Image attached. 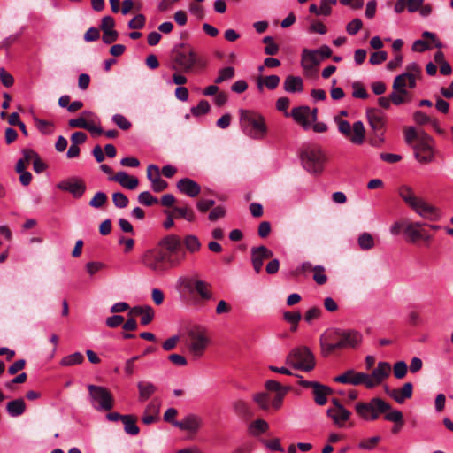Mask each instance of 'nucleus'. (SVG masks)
<instances>
[{
    "label": "nucleus",
    "mask_w": 453,
    "mask_h": 453,
    "mask_svg": "<svg viewBox=\"0 0 453 453\" xmlns=\"http://www.w3.org/2000/svg\"><path fill=\"white\" fill-rule=\"evenodd\" d=\"M355 411L361 418L366 421L378 419L381 413H386L384 418L388 421L395 423L403 420L402 411L392 410L391 405L380 397H373L369 403H357Z\"/></svg>",
    "instance_id": "obj_1"
},
{
    "label": "nucleus",
    "mask_w": 453,
    "mask_h": 453,
    "mask_svg": "<svg viewBox=\"0 0 453 453\" xmlns=\"http://www.w3.org/2000/svg\"><path fill=\"white\" fill-rule=\"evenodd\" d=\"M404 140L412 147L416 159L420 163H429L434 159V139L425 131L418 132L413 127L404 128Z\"/></svg>",
    "instance_id": "obj_2"
},
{
    "label": "nucleus",
    "mask_w": 453,
    "mask_h": 453,
    "mask_svg": "<svg viewBox=\"0 0 453 453\" xmlns=\"http://www.w3.org/2000/svg\"><path fill=\"white\" fill-rule=\"evenodd\" d=\"M173 70L180 68L184 73H190L195 69L203 70L207 66L205 58L187 43H180L173 49Z\"/></svg>",
    "instance_id": "obj_3"
},
{
    "label": "nucleus",
    "mask_w": 453,
    "mask_h": 453,
    "mask_svg": "<svg viewBox=\"0 0 453 453\" xmlns=\"http://www.w3.org/2000/svg\"><path fill=\"white\" fill-rule=\"evenodd\" d=\"M302 165L309 173L320 175L327 162V157L322 147L318 144H306L300 151Z\"/></svg>",
    "instance_id": "obj_4"
},
{
    "label": "nucleus",
    "mask_w": 453,
    "mask_h": 453,
    "mask_svg": "<svg viewBox=\"0 0 453 453\" xmlns=\"http://www.w3.org/2000/svg\"><path fill=\"white\" fill-rule=\"evenodd\" d=\"M186 258V253L182 252L179 257H173L162 250H150L144 253L142 261L145 266L154 272H163L166 269V264L171 267L179 265Z\"/></svg>",
    "instance_id": "obj_5"
},
{
    "label": "nucleus",
    "mask_w": 453,
    "mask_h": 453,
    "mask_svg": "<svg viewBox=\"0 0 453 453\" xmlns=\"http://www.w3.org/2000/svg\"><path fill=\"white\" fill-rule=\"evenodd\" d=\"M240 122L243 133L252 139H263L267 133L265 118L257 112L241 110Z\"/></svg>",
    "instance_id": "obj_6"
},
{
    "label": "nucleus",
    "mask_w": 453,
    "mask_h": 453,
    "mask_svg": "<svg viewBox=\"0 0 453 453\" xmlns=\"http://www.w3.org/2000/svg\"><path fill=\"white\" fill-rule=\"evenodd\" d=\"M286 364L296 370L311 372L314 369L316 362L311 350L306 346L293 349L286 357Z\"/></svg>",
    "instance_id": "obj_7"
},
{
    "label": "nucleus",
    "mask_w": 453,
    "mask_h": 453,
    "mask_svg": "<svg viewBox=\"0 0 453 453\" xmlns=\"http://www.w3.org/2000/svg\"><path fill=\"white\" fill-rule=\"evenodd\" d=\"M426 224L419 221H411L408 219H402L395 221L390 227V233L393 235H398L403 232L406 241L415 243L420 240L422 227Z\"/></svg>",
    "instance_id": "obj_8"
},
{
    "label": "nucleus",
    "mask_w": 453,
    "mask_h": 453,
    "mask_svg": "<svg viewBox=\"0 0 453 453\" xmlns=\"http://www.w3.org/2000/svg\"><path fill=\"white\" fill-rule=\"evenodd\" d=\"M92 406L97 411H110L114 406V398L111 391L102 386H88Z\"/></svg>",
    "instance_id": "obj_9"
},
{
    "label": "nucleus",
    "mask_w": 453,
    "mask_h": 453,
    "mask_svg": "<svg viewBox=\"0 0 453 453\" xmlns=\"http://www.w3.org/2000/svg\"><path fill=\"white\" fill-rule=\"evenodd\" d=\"M339 132L352 143L360 145L365 141V129L362 121L354 122L353 126L339 117L334 118Z\"/></svg>",
    "instance_id": "obj_10"
},
{
    "label": "nucleus",
    "mask_w": 453,
    "mask_h": 453,
    "mask_svg": "<svg viewBox=\"0 0 453 453\" xmlns=\"http://www.w3.org/2000/svg\"><path fill=\"white\" fill-rule=\"evenodd\" d=\"M408 207L418 217L427 221H439L441 218V211L429 200H405Z\"/></svg>",
    "instance_id": "obj_11"
},
{
    "label": "nucleus",
    "mask_w": 453,
    "mask_h": 453,
    "mask_svg": "<svg viewBox=\"0 0 453 453\" xmlns=\"http://www.w3.org/2000/svg\"><path fill=\"white\" fill-rule=\"evenodd\" d=\"M162 206L165 207L163 212L170 215L175 219H186L193 222L196 219L194 210L188 204H180L178 200H160Z\"/></svg>",
    "instance_id": "obj_12"
},
{
    "label": "nucleus",
    "mask_w": 453,
    "mask_h": 453,
    "mask_svg": "<svg viewBox=\"0 0 453 453\" xmlns=\"http://www.w3.org/2000/svg\"><path fill=\"white\" fill-rule=\"evenodd\" d=\"M189 340L188 349L190 353L200 357L205 351L209 343V339L205 334V330L200 326H193L188 331Z\"/></svg>",
    "instance_id": "obj_13"
},
{
    "label": "nucleus",
    "mask_w": 453,
    "mask_h": 453,
    "mask_svg": "<svg viewBox=\"0 0 453 453\" xmlns=\"http://www.w3.org/2000/svg\"><path fill=\"white\" fill-rule=\"evenodd\" d=\"M181 285L190 294L196 293L203 302L212 298L211 286L206 281L195 278H186L182 280Z\"/></svg>",
    "instance_id": "obj_14"
},
{
    "label": "nucleus",
    "mask_w": 453,
    "mask_h": 453,
    "mask_svg": "<svg viewBox=\"0 0 453 453\" xmlns=\"http://www.w3.org/2000/svg\"><path fill=\"white\" fill-rule=\"evenodd\" d=\"M196 208L201 213L208 212V219L211 222L224 219L227 213L226 206L216 204L215 200H197Z\"/></svg>",
    "instance_id": "obj_15"
},
{
    "label": "nucleus",
    "mask_w": 453,
    "mask_h": 453,
    "mask_svg": "<svg viewBox=\"0 0 453 453\" xmlns=\"http://www.w3.org/2000/svg\"><path fill=\"white\" fill-rule=\"evenodd\" d=\"M335 382L351 384L354 386L365 385L367 388H372L370 375L365 372H358L353 369L347 370L344 373L334 379Z\"/></svg>",
    "instance_id": "obj_16"
},
{
    "label": "nucleus",
    "mask_w": 453,
    "mask_h": 453,
    "mask_svg": "<svg viewBox=\"0 0 453 453\" xmlns=\"http://www.w3.org/2000/svg\"><path fill=\"white\" fill-rule=\"evenodd\" d=\"M298 384L303 388H311L314 401L318 405H325L327 402V395L332 394V389L317 381L301 380Z\"/></svg>",
    "instance_id": "obj_17"
},
{
    "label": "nucleus",
    "mask_w": 453,
    "mask_h": 453,
    "mask_svg": "<svg viewBox=\"0 0 453 453\" xmlns=\"http://www.w3.org/2000/svg\"><path fill=\"white\" fill-rule=\"evenodd\" d=\"M421 69L416 63H411L406 66V72L403 74L396 76L393 82V88L395 91H401L403 94H409L405 89L406 76L419 77Z\"/></svg>",
    "instance_id": "obj_18"
},
{
    "label": "nucleus",
    "mask_w": 453,
    "mask_h": 453,
    "mask_svg": "<svg viewBox=\"0 0 453 453\" xmlns=\"http://www.w3.org/2000/svg\"><path fill=\"white\" fill-rule=\"evenodd\" d=\"M58 188L61 190L69 192L74 197H81L86 190L85 182L79 178H69L58 184Z\"/></svg>",
    "instance_id": "obj_19"
},
{
    "label": "nucleus",
    "mask_w": 453,
    "mask_h": 453,
    "mask_svg": "<svg viewBox=\"0 0 453 453\" xmlns=\"http://www.w3.org/2000/svg\"><path fill=\"white\" fill-rule=\"evenodd\" d=\"M160 246L166 250L165 252L168 255H173V257H179L182 252L186 253V251L181 249L182 242L177 235L171 234L165 236L161 240Z\"/></svg>",
    "instance_id": "obj_20"
},
{
    "label": "nucleus",
    "mask_w": 453,
    "mask_h": 453,
    "mask_svg": "<svg viewBox=\"0 0 453 453\" xmlns=\"http://www.w3.org/2000/svg\"><path fill=\"white\" fill-rule=\"evenodd\" d=\"M368 122L374 132H378V142H383L384 138V120L377 109L367 111Z\"/></svg>",
    "instance_id": "obj_21"
},
{
    "label": "nucleus",
    "mask_w": 453,
    "mask_h": 453,
    "mask_svg": "<svg viewBox=\"0 0 453 453\" xmlns=\"http://www.w3.org/2000/svg\"><path fill=\"white\" fill-rule=\"evenodd\" d=\"M147 178L150 180L154 191L160 192L166 188L167 182L161 178L159 168L155 165L147 167Z\"/></svg>",
    "instance_id": "obj_22"
},
{
    "label": "nucleus",
    "mask_w": 453,
    "mask_h": 453,
    "mask_svg": "<svg viewBox=\"0 0 453 453\" xmlns=\"http://www.w3.org/2000/svg\"><path fill=\"white\" fill-rule=\"evenodd\" d=\"M161 402L158 398L152 399L146 406L142 421L145 425H150L158 419Z\"/></svg>",
    "instance_id": "obj_23"
},
{
    "label": "nucleus",
    "mask_w": 453,
    "mask_h": 453,
    "mask_svg": "<svg viewBox=\"0 0 453 453\" xmlns=\"http://www.w3.org/2000/svg\"><path fill=\"white\" fill-rule=\"evenodd\" d=\"M180 192L189 197H196L201 193L200 185L189 178H183L177 182Z\"/></svg>",
    "instance_id": "obj_24"
},
{
    "label": "nucleus",
    "mask_w": 453,
    "mask_h": 453,
    "mask_svg": "<svg viewBox=\"0 0 453 453\" xmlns=\"http://www.w3.org/2000/svg\"><path fill=\"white\" fill-rule=\"evenodd\" d=\"M391 372V365L388 362H379L377 367L372 372L370 375V380L372 383V388L382 383L386 380Z\"/></svg>",
    "instance_id": "obj_25"
},
{
    "label": "nucleus",
    "mask_w": 453,
    "mask_h": 453,
    "mask_svg": "<svg viewBox=\"0 0 453 453\" xmlns=\"http://www.w3.org/2000/svg\"><path fill=\"white\" fill-rule=\"evenodd\" d=\"M342 342L340 346L344 348H356L362 342V334L356 330H341Z\"/></svg>",
    "instance_id": "obj_26"
},
{
    "label": "nucleus",
    "mask_w": 453,
    "mask_h": 453,
    "mask_svg": "<svg viewBox=\"0 0 453 453\" xmlns=\"http://www.w3.org/2000/svg\"><path fill=\"white\" fill-rule=\"evenodd\" d=\"M321 58L316 50L303 49L302 51L301 65L304 70H311L320 64Z\"/></svg>",
    "instance_id": "obj_27"
},
{
    "label": "nucleus",
    "mask_w": 453,
    "mask_h": 453,
    "mask_svg": "<svg viewBox=\"0 0 453 453\" xmlns=\"http://www.w3.org/2000/svg\"><path fill=\"white\" fill-rule=\"evenodd\" d=\"M202 424V419L194 414L188 415L183 420L173 422V426L188 432H196Z\"/></svg>",
    "instance_id": "obj_28"
},
{
    "label": "nucleus",
    "mask_w": 453,
    "mask_h": 453,
    "mask_svg": "<svg viewBox=\"0 0 453 453\" xmlns=\"http://www.w3.org/2000/svg\"><path fill=\"white\" fill-rule=\"evenodd\" d=\"M413 385L411 382H406L401 388L392 389L388 391V395L393 398L397 403H403L405 400L412 396Z\"/></svg>",
    "instance_id": "obj_29"
},
{
    "label": "nucleus",
    "mask_w": 453,
    "mask_h": 453,
    "mask_svg": "<svg viewBox=\"0 0 453 453\" xmlns=\"http://www.w3.org/2000/svg\"><path fill=\"white\" fill-rule=\"evenodd\" d=\"M119 183L123 188L134 190L138 187L139 180L136 177L127 174L126 172H118L109 178Z\"/></svg>",
    "instance_id": "obj_30"
},
{
    "label": "nucleus",
    "mask_w": 453,
    "mask_h": 453,
    "mask_svg": "<svg viewBox=\"0 0 453 453\" xmlns=\"http://www.w3.org/2000/svg\"><path fill=\"white\" fill-rule=\"evenodd\" d=\"M291 116L293 119L300 124L304 129L311 127L310 117V107L309 106H299L292 109Z\"/></svg>",
    "instance_id": "obj_31"
},
{
    "label": "nucleus",
    "mask_w": 453,
    "mask_h": 453,
    "mask_svg": "<svg viewBox=\"0 0 453 453\" xmlns=\"http://www.w3.org/2000/svg\"><path fill=\"white\" fill-rule=\"evenodd\" d=\"M137 388L139 391V401L145 402L150 396H152L157 390V386L150 381H140L137 383Z\"/></svg>",
    "instance_id": "obj_32"
},
{
    "label": "nucleus",
    "mask_w": 453,
    "mask_h": 453,
    "mask_svg": "<svg viewBox=\"0 0 453 453\" xmlns=\"http://www.w3.org/2000/svg\"><path fill=\"white\" fill-rule=\"evenodd\" d=\"M327 416L330 417L334 425L342 427L343 426L344 422L348 421L351 416V412L348 411L346 408L337 410H327Z\"/></svg>",
    "instance_id": "obj_33"
},
{
    "label": "nucleus",
    "mask_w": 453,
    "mask_h": 453,
    "mask_svg": "<svg viewBox=\"0 0 453 453\" xmlns=\"http://www.w3.org/2000/svg\"><path fill=\"white\" fill-rule=\"evenodd\" d=\"M6 411L12 417H19L26 411V403L22 398L10 401L6 404Z\"/></svg>",
    "instance_id": "obj_34"
},
{
    "label": "nucleus",
    "mask_w": 453,
    "mask_h": 453,
    "mask_svg": "<svg viewBox=\"0 0 453 453\" xmlns=\"http://www.w3.org/2000/svg\"><path fill=\"white\" fill-rule=\"evenodd\" d=\"M284 89L290 93L302 91L303 89L302 78L298 76L288 75L284 81Z\"/></svg>",
    "instance_id": "obj_35"
},
{
    "label": "nucleus",
    "mask_w": 453,
    "mask_h": 453,
    "mask_svg": "<svg viewBox=\"0 0 453 453\" xmlns=\"http://www.w3.org/2000/svg\"><path fill=\"white\" fill-rule=\"evenodd\" d=\"M233 409L238 416L243 418L250 419L254 416L250 405L243 400H236L234 402Z\"/></svg>",
    "instance_id": "obj_36"
},
{
    "label": "nucleus",
    "mask_w": 453,
    "mask_h": 453,
    "mask_svg": "<svg viewBox=\"0 0 453 453\" xmlns=\"http://www.w3.org/2000/svg\"><path fill=\"white\" fill-rule=\"evenodd\" d=\"M122 422L124 424V430L127 434L136 435L139 434V427L136 425V418L132 415H125Z\"/></svg>",
    "instance_id": "obj_37"
},
{
    "label": "nucleus",
    "mask_w": 453,
    "mask_h": 453,
    "mask_svg": "<svg viewBox=\"0 0 453 453\" xmlns=\"http://www.w3.org/2000/svg\"><path fill=\"white\" fill-rule=\"evenodd\" d=\"M181 242L184 244L187 250L191 253L196 252L201 249V242L199 239L193 234L185 236L183 242Z\"/></svg>",
    "instance_id": "obj_38"
},
{
    "label": "nucleus",
    "mask_w": 453,
    "mask_h": 453,
    "mask_svg": "<svg viewBox=\"0 0 453 453\" xmlns=\"http://www.w3.org/2000/svg\"><path fill=\"white\" fill-rule=\"evenodd\" d=\"M280 79L278 75H269L265 78H260L257 81V86L261 89L265 85L268 89H275L280 84Z\"/></svg>",
    "instance_id": "obj_39"
},
{
    "label": "nucleus",
    "mask_w": 453,
    "mask_h": 453,
    "mask_svg": "<svg viewBox=\"0 0 453 453\" xmlns=\"http://www.w3.org/2000/svg\"><path fill=\"white\" fill-rule=\"evenodd\" d=\"M84 361V357L80 352H75L71 355H68L63 357L60 361V365L62 366H72L75 365H80Z\"/></svg>",
    "instance_id": "obj_40"
},
{
    "label": "nucleus",
    "mask_w": 453,
    "mask_h": 453,
    "mask_svg": "<svg viewBox=\"0 0 453 453\" xmlns=\"http://www.w3.org/2000/svg\"><path fill=\"white\" fill-rule=\"evenodd\" d=\"M235 70L232 66H227L219 71V75L214 80L215 84H221L224 81H229L234 77Z\"/></svg>",
    "instance_id": "obj_41"
},
{
    "label": "nucleus",
    "mask_w": 453,
    "mask_h": 453,
    "mask_svg": "<svg viewBox=\"0 0 453 453\" xmlns=\"http://www.w3.org/2000/svg\"><path fill=\"white\" fill-rule=\"evenodd\" d=\"M254 402L264 411L270 408V395L266 392L257 393L253 395Z\"/></svg>",
    "instance_id": "obj_42"
},
{
    "label": "nucleus",
    "mask_w": 453,
    "mask_h": 453,
    "mask_svg": "<svg viewBox=\"0 0 453 453\" xmlns=\"http://www.w3.org/2000/svg\"><path fill=\"white\" fill-rule=\"evenodd\" d=\"M380 441L381 437L378 435L368 439H364L360 441L358 448L363 450H372L376 448Z\"/></svg>",
    "instance_id": "obj_43"
},
{
    "label": "nucleus",
    "mask_w": 453,
    "mask_h": 453,
    "mask_svg": "<svg viewBox=\"0 0 453 453\" xmlns=\"http://www.w3.org/2000/svg\"><path fill=\"white\" fill-rule=\"evenodd\" d=\"M251 255L257 256L262 261L265 259H270L273 257V253L267 247L261 245L259 247H254L251 249Z\"/></svg>",
    "instance_id": "obj_44"
},
{
    "label": "nucleus",
    "mask_w": 453,
    "mask_h": 453,
    "mask_svg": "<svg viewBox=\"0 0 453 453\" xmlns=\"http://www.w3.org/2000/svg\"><path fill=\"white\" fill-rule=\"evenodd\" d=\"M324 336L330 341L331 342H334V345L339 349H342V346L338 345L340 342H342V337H341V330L340 329H332L325 332Z\"/></svg>",
    "instance_id": "obj_45"
},
{
    "label": "nucleus",
    "mask_w": 453,
    "mask_h": 453,
    "mask_svg": "<svg viewBox=\"0 0 453 453\" xmlns=\"http://www.w3.org/2000/svg\"><path fill=\"white\" fill-rule=\"evenodd\" d=\"M358 245L365 250L372 249L374 246L372 236L368 233H363L358 237Z\"/></svg>",
    "instance_id": "obj_46"
},
{
    "label": "nucleus",
    "mask_w": 453,
    "mask_h": 453,
    "mask_svg": "<svg viewBox=\"0 0 453 453\" xmlns=\"http://www.w3.org/2000/svg\"><path fill=\"white\" fill-rule=\"evenodd\" d=\"M320 347H321V352L324 357L329 356L331 353H333L334 350L337 349V348L334 345V342H331L328 341L324 334L320 336Z\"/></svg>",
    "instance_id": "obj_47"
},
{
    "label": "nucleus",
    "mask_w": 453,
    "mask_h": 453,
    "mask_svg": "<svg viewBox=\"0 0 453 453\" xmlns=\"http://www.w3.org/2000/svg\"><path fill=\"white\" fill-rule=\"evenodd\" d=\"M263 42L266 44L265 48V53L269 56L276 55L279 51V46L273 42V38L271 36H265L263 39Z\"/></svg>",
    "instance_id": "obj_48"
},
{
    "label": "nucleus",
    "mask_w": 453,
    "mask_h": 453,
    "mask_svg": "<svg viewBox=\"0 0 453 453\" xmlns=\"http://www.w3.org/2000/svg\"><path fill=\"white\" fill-rule=\"evenodd\" d=\"M394 375L396 379H403L408 372L407 364L404 361H398L393 366Z\"/></svg>",
    "instance_id": "obj_49"
},
{
    "label": "nucleus",
    "mask_w": 453,
    "mask_h": 453,
    "mask_svg": "<svg viewBox=\"0 0 453 453\" xmlns=\"http://www.w3.org/2000/svg\"><path fill=\"white\" fill-rule=\"evenodd\" d=\"M312 271L314 273L313 280L316 281V283L319 285H323L327 281V277L325 274V268L322 265L314 266Z\"/></svg>",
    "instance_id": "obj_50"
},
{
    "label": "nucleus",
    "mask_w": 453,
    "mask_h": 453,
    "mask_svg": "<svg viewBox=\"0 0 453 453\" xmlns=\"http://www.w3.org/2000/svg\"><path fill=\"white\" fill-rule=\"evenodd\" d=\"M211 109L210 104L206 100H201L196 107L191 108V113L194 116H200L209 112Z\"/></svg>",
    "instance_id": "obj_51"
},
{
    "label": "nucleus",
    "mask_w": 453,
    "mask_h": 453,
    "mask_svg": "<svg viewBox=\"0 0 453 453\" xmlns=\"http://www.w3.org/2000/svg\"><path fill=\"white\" fill-rule=\"evenodd\" d=\"M269 426L266 421L263 419H257L250 425V430L254 434L265 433L268 430Z\"/></svg>",
    "instance_id": "obj_52"
},
{
    "label": "nucleus",
    "mask_w": 453,
    "mask_h": 453,
    "mask_svg": "<svg viewBox=\"0 0 453 453\" xmlns=\"http://www.w3.org/2000/svg\"><path fill=\"white\" fill-rule=\"evenodd\" d=\"M155 316V312L152 307L146 305L143 312L141 315V324L146 326L150 324Z\"/></svg>",
    "instance_id": "obj_53"
},
{
    "label": "nucleus",
    "mask_w": 453,
    "mask_h": 453,
    "mask_svg": "<svg viewBox=\"0 0 453 453\" xmlns=\"http://www.w3.org/2000/svg\"><path fill=\"white\" fill-rule=\"evenodd\" d=\"M145 25V16L143 14H137L128 22L130 29H141Z\"/></svg>",
    "instance_id": "obj_54"
},
{
    "label": "nucleus",
    "mask_w": 453,
    "mask_h": 453,
    "mask_svg": "<svg viewBox=\"0 0 453 453\" xmlns=\"http://www.w3.org/2000/svg\"><path fill=\"white\" fill-rule=\"evenodd\" d=\"M352 88L354 97L361 99H366L368 97V93L361 83L354 82Z\"/></svg>",
    "instance_id": "obj_55"
},
{
    "label": "nucleus",
    "mask_w": 453,
    "mask_h": 453,
    "mask_svg": "<svg viewBox=\"0 0 453 453\" xmlns=\"http://www.w3.org/2000/svg\"><path fill=\"white\" fill-rule=\"evenodd\" d=\"M112 120L122 130H127L131 127V123L121 114H115Z\"/></svg>",
    "instance_id": "obj_56"
},
{
    "label": "nucleus",
    "mask_w": 453,
    "mask_h": 453,
    "mask_svg": "<svg viewBox=\"0 0 453 453\" xmlns=\"http://www.w3.org/2000/svg\"><path fill=\"white\" fill-rule=\"evenodd\" d=\"M37 128L45 134H49L52 133L51 127H53V124L43 119H39L37 118L35 119Z\"/></svg>",
    "instance_id": "obj_57"
},
{
    "label": "nucleus",
    "mask_w": 453,
    "mask_h": 453,
    "mask_svg": "<svg viewBox=\"0 0 453 453\" xmlns=\"http://www.w3.org/2000/svg\"><path fill=\"white\" fill-rule=\"evenodd\" d=\"M265 388L268 391H273L278 394L279 392H288V388H283L280 383L276 380H267L265 382Z\"/></svg>",
    "instance_id": "obj_58"
},
{
    "label": "nucleus",
    "mask_w": 453,
    "mask_h": 453,
    "mask_svg": "<svg viewBox=\"0 0 453 453\" xmlns=\"http://www.w3.org/2000/svg\"><path fill=\"white\" fill-rule=\"evenodd\" d=\"M362 26L363 22L360 19H354L347 25L346 30L349 35H354L362 28Z\"/></svg>",
    "instance_id": "obj_59"
},
{
    "label": "nucleus",
    "mask_w": 453,
    "mask_h": 453,
    "mask_svg": "<svg viewBox=\"0 0 453 453\" xmlns=\"http://www.w3.org/2000/svg\"><path fill=\"white\" fill-rule=\"evenodd\" d=\"M413 119L418 125L421 126L430 124L432 120L429 116L420 111H417L413 113Z\"/></svg>",
    "instance_id": "obj_60"
},
{
    "label": "nucleus",
    "mask_w": 453,
    "mask_h": 453,
    "mask_svg": "<svg viewBox=\"0 0 453 453\" xmlns=\"http://www.w3.org/2000/svg\"><path fill=\"white\" fill-rule=\"evenodd\" d=\"M124 317L120 315H113L106 319V325L111 328H115L124 323Z\"/></svg>",
    "instance_id": "obj_61"
},
{
    "label": "nucleus",
    "mask_w": 453,
    "mask_h": 453,
    "mask_svg": "<svg viewBox=\"0 0 453 453\" xmlns=\"http://www.w3.org/2000/svg\"><path fill=\"white\" fill-rule=\"evenodd\" d=\"M119 34L116 30H105L103 31V42L106 44H111L117 41Z\"/></svg>",
    "instance_id": "obj_62"
},
{
    "label": "nucleus",
    "mask_w": 453,
    "mask_h": 453,
    "mask_svg": "<svg viewBox=\"0 0 453 453\" xmlns=\"http://www.w3.org/2000/svg\"><path fill=\"white\" fill-rule=\"evenodd\" d=\"M387 58L388 54L386 51H376L371 55L369 61L372 65H379L384 62Z\"/></svg>",
    "instance_id": "obj_63"
},
{
    "label": "nucleus",
    "mask_w": 453,
    "mask_h": 453,
    "mask_svg": "<svg viewBox=\"0 0 453 453\" xmlns=\"http://www.w3.org/2000/svg\"><path fill=\"white\" fill-rule=\"evenodd\" d=\"M320 315L321 309L319 307H312L306 311L304 319L306 322L311 323L312 320L319 318Z\"/></svg>",
    "instance_id": "obj_64"
}]
</instances>
